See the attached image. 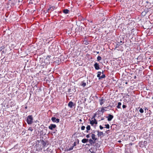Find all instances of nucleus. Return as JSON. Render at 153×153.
Here are the masks:
<instances>
[{"label":"nucleus","mask_w":153,"mask_h":153,"mask_svg":"<svg viewBox=\"0 0 153 153\" xmlns=\"http://www.w3.org/2000/svg\"><path fill=\"white\" fill-rule=\"evenodd\" d=\"M126 107V106L125 105H123V108H125Z\"/></svg>","instance_id":"nucleus-36"},{"label":"nucleus","mask_w":153,"mask_h":153,"mask_svg":"<svg viewBox=\"0 0 153 153\" xmlns=\"http://www.w3.org/2000/svg\"><path fill=\"white\" fill-rule=\"evenodd\" d=\"M97 132H98L97 135L99 137L101 136L103 134L102 132H99V131H97Z\"/></svg>","instance_id":"nucleus-11"},{"label":"nucleus","mask_w":153,"mask_h":153,"mask_svg":"<svg viewBox=\"0 0 153 153\" xmlns=\"http://www.w3.org/2000/svg\"><path fill=\"white\" fill-rule=\"evenodd\" d=\"M94 119L90 121V124H91L92 125H93L94 124Z\"/></svg>","instance_id":"nucleus-21"},{"label":"nucleus","mask_w":153,"mask_h":153,"mask_svg":"<svg viewBox=\"0 0 153 153\" xmlns=\"http://www.w3.org/2000/svg\"><path fill=\"white\" fill-rule=\"evenodd\" d=\"M122 41H120V42H118V44H117V45H118L119 46V45H121V44H120V43H122Z\"/></svg>","instance_id":"nucleus-37"},{"label":"nucleus","mask_w":153,"mask_h":153,"mask_svg":"<svg viewBox=\"0 0 153 153\" xmlns=\"http://www.w3.org/2000/svg\"><path fill=\"white\" fill-rule=\"evenodd\" d=\"M127 83H128V82H126L125 83V84H127Z\"/></svg>","instance_id":"nucleus-43"},{"label":"nucleus","mask_w":153,"mask_h":153,"mask_svg":"<svg viewBox=\"0 0 153 153\" xmlns=\"http://www.w3.org/2000/svg\"><path fill=\"white\" fill-rule=\"evenodd\" d=\"M79 121H80V122H81L82 121V120L81 119H80L79 120Z\"/></svg>","instance_id":"nucleus-41"},{"label":"nucleus","mask_w":153,"mask_h":153,"mask_svg":"<svg viewBox=\"0 0 153 153\" xmlns=\"http://www.w3.org/2000/svg\"><path fill=\"white\" fill-rule=\"evenodd\" d=\"M99 101L100 104L102 105L105 102V99L103 97H102L101 99H100Z\"/></svg>","instance_id":"nucleus-4"},{"label":"nucleus","mask_w":153,"mask_h":153,"mask_svg":"<svg viewBox=\"0 0 153 153\" xmlns=\"http://www.w3.org/2000/svg\"><path fill=\"white\" fill-rule=\"evenodd\" d=\"M108 118V121H111L113 118V116L111 114H109Z\"/></svg>","instance_id":"nucleus-7"},{"label":"nucleus","mask_w":153,"mask_h":153,"mask_svg":"<svg viewBox=\"0 0 153 153\" xmlns=\"http://www.w3.org/2000/svg\"><path fill=\"white\" fill-rule=\"evenodd\" d=\"M56 127V126L55 124H51L49 126V128L52 130L53 128H55Z\"/></svg>","instance_id":"nucleus-5"},{"label":"nucleus","mask_w":153,"mask_h":153,"mask_svg":"<svg viewBox=\"0 0 153 153\" xmlns=\"http://www.w3.org/2000/svg\"><path fill=\"white\" fill-rule=\"evenodd\" d=\"M28 130L32 131L33 130V128H32V127H30L29 128Z\"/></svg>","instance_id":"nucleus-30"},{"label":"nucleus","mask_w":153,"mask_h":153,"mask_svg":"<svg viewBox=\"0 0 153 153\" xmlns=\"http://www.w3.org/2000/svg\"><path fill=\"white\" fill-rule=\"evenodd\" d=\"M95 131H93V132L94 133H95Z\"/></svg>","instance_id":"nucleus-42"},{"label":"nucleus","mask_w":153,"mask_h":153,"mask_svg":"<svg viewBox=\"0 0 153 153\" xmlns=\"http://www.w3.org/2000/svg\"><path fill=\"white\" fill-rule=\"evenodd\" d=\"M81 85L83 87H85L86 85V83L85 82H82Z\"/></svg>","instance_id":"nucleus-18"},{"label":"nucleus","mask_w":153,"mask_h":153,"mask_svg":"<svg viewBox=\"0 0 153 153\" xmlns=\"http://www.w3.org/2000/svg\"><path fill=\"white\" fill-rule=\"evenodd\" d=\"M33 118L32 115L28 116L27 118L26 121L27 124L30 125L33 123Z\"/></svg>","instance_id":"nucleus-1"},{"label":"nucleus","mask_w":153,"mask_h":153,"mask_svg":"<svg viewBox=\"0 0 153 153\" xmlns=\"http://www.w3.org/2000/svg\"><path fill=\"white\" fill-rule=\"evenodd\" d=\"M55 7H50L49 9H48V11H50V12H51V11H52L54 10V8Z\"/></svg>","instance_id":"nucleus-19"},{"label":"nucleus","mask_w":153,"mask_h":153,"mask_svg":"<svg viewBox=\"0 0 153 153\" xmlns=\"http://www.w3.org/2000/svg\"><path fill=\"white\" fill-rule=\"evenodd\" d=\"M89 131V130H86V133H88L89 132V131Z\"/></svg>","instance_id":"nucleus-39"},{"label":"nucleus","mask_w":153,"mask_h":153,"mask_svg":"<svg viewBox=\"0 0 153 153\" xmlns=\"http://www.w3.org/2000/svg\"><path fill=\"white\" fill-rule=\"evenodd\" d=\"M18 0H11L10 3H11V5L12 6H14L16 4Z\"/></svg>","instance_id":"nucleus-3"},{"label":"nucleus","mask_w":153,"mask_h":153,"mask_svg":"<svg viewBox=\"0 0 153 153\" xmlns=\"http://www.w3.org/2000/svg\"><path fill=\"white\" fill-rule=\"evenodd\" d=\"M105 75L104 74H103L102 75L100 76V79L102 78H105Z\"/></svg>","instance_id":"nucleus-25"},{"label":"nucleus","mask_w":153,"mask_h":153,"mask_svg":"<svg viewBox=\"0 0 153 153\" xmlns=\"http://www.w3.org/2000/svg\"><path fill=\"white\" fill-rule=\"evenodd\" d=\"M147 2V3H148V2H147H147Z\"/></svg>","instance_id":"nucleus-49"},{"label":"nucleus","mask_w":153,"mask_h":153,"mask_svg":"<svg viewBox=\"0 0 153 153\" xmlns=\"http://www.w3.org/2000/svg\"><path fill=\"white\" fill-rule=\"evenodd\" d=\"M42 143L43 146H45L47 144V142L46 141H42Z\"/></svg>","instance_id":"nucleus-15"},{"label":"nucleus","mask_w":153,"mask_h":153,"mask_svg":"<svg viewBox=\"0 0 153 153\" xmlns=\"http://www.w3.org/2000/svg\"><path fill=\"white\" fill-rule=\"evenodd\" d=\"M100 129H102L103 128V127H102L101 125L100 126Z\"/></svg>","instance_id":"nucleus-35"},{"label":"nucleus","mask_w":153,"mask_h":153,"mask_svg":"<svg viewBox=\"0 0 153 153\" xmlns=\"http://www.w3.org/2000/svg\"><path fill=\"white\" fill-rule=\"evenodd\" d=\"M103 120V118H102V119H101V120Z\"/></svg>","instance_id":"nucleus-46"},{"label":"nucleus","mask_w":153,"mask_h":153,"mask_svg":"<svg viewBox=\"0 0 153 153\" xmlns=\"http://www.w3.org/2000/svg\"><path fill=\"white\" fill-rule=\"evenodd\" d=\"M73 148H74L73 146H72L71 147H70L69 149H67V151H70L72 150L73 149Z\"/></svg>","instance_id":"nucleus-20"},{"label":"nucleus","mask_w":153,"mask_h":153,"mask_svg":"<svg viewBox=\"0 0 153 153\" xmlns=\"http://www.w3.org/2000/svg\"><path fill=\"white\" fill-rule=\"evenodd\" d=\"M76 142H74V143L73 144V146L74 147V146H75L76 145Z\"/></svg>","instance_id":"nucleus-34"},{"label":"nucleus","mask_w":153,"mask_h":153,"mask_svg":"<svg viewBox=\"0 0 153 153\" xmlns=\"http://www.w3.org/2000/svg\"><path fill=\"white\" fill-rule=\"evenodd\" d=\"M91 153H96L95 152L92 151L91 152Z\"/></svg>","instance_id":"nucleus-40"},{"label":"nucleus","mask_w":153,"mask_h":153,"mask_svg":"<svg viewBox=\"0 0 153 153\" xmlns=\"http://www.w3.org/2000/svg\"><path fill=\"white\" fill-rule=\"evenodd\" d=\"M15 105V103L14 102L12 101L10 102V106L11 107L12 106H13Z\"/></svg>","instance_id":"nucleus-22"},{"label":"nucleus","mask_w":153,"mask_h":153,"mask_svg":"<svg viewBox=\"0 0 153 153\" xmlns=\"http://www.w3.org/2000/svg\"><path fill=\"white\" fill-rule=\"evenodd\" d=\"M97 53H99V52H97Z\"/></svg>","instance_id":"nucleus-47"},{"label":"nucleus","mask_w":153,"mask_h":153,"mask_svg":"<svg viewBox=\"0 0 153 153\" xmlns=\"http://www.w3.org/2000/svg\"><path fill=\"white\" fill-rule=\"evenodd\" d=\"M86 137L87 138H89L90 137L89 134H88L86 136Z\"/></svg>","instance_id":"nucleus-38"},{"label":"nucleus","mask_w":153,"mask_h":153,"mask_svg":"<svg viewBox=\"0 0 153 153\" xmlns=\"http://www.w3.org/2000/svg\"><path fill=\"white\" fill-rule=\"evenodd\" d=\"M4 47L2 46L0 48V51H2V50L4 49Z\"/></svg>","instance_id":"nucleus-32"},{"label":"nucleus","mask_w":153,"mask_h":153,"mask_svg":"<svg viewBox=\"0 0 153 153\" xmlns=\"http://www.w3.org/2000/svg\"><path fill=\"white\" fill-rule=\"evenodd\" d=\"M101 72L100 71H98L97 73V77L99 78V79H100V75H101Z\"/></svg>","instance_id":"nucleus-14"},{"label":"nucleus","mask_w":153,"mask_h":153,"mask_svg":"<svg viewBox=\"0 0 153 153\" xmlns=\"http://www.w3.org/2000/svg\"><path fill=\"white\" fill-rule=\"evenodd\" d=\"M118 142H119V143H120L121 142V141H118Z\"/></svg>","instance_id":"nucleus-45"},{"label":"nucleus","mask_w":153,"mask_h":153,"mask_svg":"<svg viewBox=\"0 0 153 153\" xmlns=\"http://www.w3.org/2000/svg\"><path fill=\"white\" fill-rule=\"evenodd\" d=\"M139 111L141 113H143V112H144V111H143V109L142 108H140V109L139 110Z\"/></svg>","instance_id":"nucleus-28"},{"label":"nucleus","mask_w":153,"mask_h":153,"mask_svg":"<svg viewBox=\"0 0 153 153\" xmlns=\"http://www.w3.org/2000/svg\"><path fill=\"white\" fill-rule=\"evenodd\" d=\"M94 124H97V122L95 119H94Z\"/></svg>","instance_id":"nucleus-33"},{"label":"nucleus","mask_w":153,"mask_h":153,"mask_svg":"<svg viewBox=\"0 0 153 153\" xmlns=\"http://www.w3.org/2000/svg\"><path fill=\"white\" fill-rule=\"evenodd\" d=\"M73 105V103L72 101H70L68 103V106L70 108H72Z\"/></svg>","instance_id":"nucleus-8"},{"label":"nucleus","mask_w":153,"mask_h":153,"mask_svg":"<svg viewBox=\"0 0 153 153\" xmlns=\"http://www.w3.org/2000/svg\"><path fill=\"white\" fill-rule=\"evenodd\" d=\"M105 127L107 128H109V125L108 124L105 125Z\"/></svg>","instance_id":"nucleus-27"},{"label":"nucleus","mask_w":153,"mask_h":153,"mask_svg":"<svg viewBox=\"0 0 153 153\" xmlns=\"http://www.w3.org/2000/svg\"><path fill=\"white\" fill-rule=\"evenodd\" d=\"M69 10L67 9H65L63 10V12L65 14H67L68 13Z\"/></svg>","instance_id":"nucleus-12"},{"label":"nucleus","mask_w":153,"mask_h":153,"mask_svg":"<svg viewBox=\"0 0 153 153\" xmlns=\"http://www.w3.org/2000/svg\"><path fill=\"white\" fill-rule=\"evenodd\" d=\"M52 121L54 123H58L59 122V119H56L55 117H53L51 118Z\"/></svg>","instance_id":"nucleus-2"},{"label":"nucleus","mask_w":153,"mask_h":153,"mask_svg":"<svg viewBox=\"0 0 153 153\" xmlns=\"http://www.w3.org/2000/svg\"><path fill=\"white\" fill-rule=\"evenodd\" d=\"M85 126H82L81 127V129L82 130H84L85 129Z\"/></svg>","instance_id":"nucleus-29"},{"label":"nucleus","mask_w":153,"mask_h":153,"mask_svg":"<svg viewBox=\"0 0 153 153\" xmlns=\"http://www.w3.org/2000/svg\"><path fill=\"white\" fill-rule=\"evenodd\" d=\"M106 110L104 108H102L101 110V111L103 113Z\"/></svg>","instance_id":"nucleus-26"},{"label":"nucleus","mask_w":153,"mask_h":153,"mask_svg":"<svg viewBox=\"0 0 153 153\" xmlns=\"http://www.w3.org/2000/svg\"><path fill=\"white\" fill-rule=\"evenodd\" d=\"M136 77V76H134V78H135Z\"/></svg>","instance_id":"nucleus-48"},{"label":"nucleus","mask_w":153,"mask_h":153,"mask_svg":"<svg viewBox=\"0 0 153 153\" xmlns=\"http://www.w3.org/2000/svg\"><path fill=\"white\" fill-rule=\"evenodd\" d=\"M121 105V103L120 102H119L118 104V105L117 106V107L118 108H120V106Z\"/></svg>","instance_id":"nucleus-16"},{"label":"nucleus","mask_w":153,"mask_h":153,"mask_svg":"<svg viewBox=\"0 0 153 153\" xmlns=\"http://www.w3.org/2000/svg\"><path fill=\"white\" fill-rule=\"evenodd\" d=\"M97 60L98 61H99L102 58L101 56H98L97 57Z\"/></svg>","instance_id":"nucleus-23"},{"label":"nucleus","mask_w":153,"mask_h":153,"mask_svg":"<svg viewBox=\"0 0 153 153\" xmlns=\"http://www.w3.org/2000/svg\"><path fill=\"white\" fill-rule=\"evenodd\" d=\"M88 139H83L82 140V142L83 143H85L88 142Z\"/></svg>","instance_id":"nucleus-10"},{"label":"nucleus","mask_w":153,"mask_h":153,"mask_svg":"<svg viewBox=\"0 0 153 153\" xmlns=\"http://www.w3.org/2000/svg\"><path fill=\"white\" fill-rule=\"evenodd\" d=\"M76 142V143H77V144H79V140L78 139H76V140L75 141Z\"/></svg>","instance_id":"nucleus-31"},{"label":"nucleus","mask_w":153,"mask_h":153,"mask_svg":"<svg viewBox=\"0 0 153 153\" xmlns=\"http://www.w3.org/2000/svg\"><path fill=\"white\" fill-rule=\"evenodd\" d=\"M25 108L26 109H27V106H26V107H25Z\"/></svg>","instance_id":"nucleus-44"},{"label":"nucleus","mask_w":153,"mask_h":153,"mask_svg":"<svg viewBox=\"0 0 153 153\" xmlns=\"http://www.w3.org/2000/svg\"><path fill=\"white\" fill-rule=\"evenodd\" d=\"M102 74H103V71H102Z\"/></svg>","instance_id":"nucleus-50"},{"label":"nucleus","mask_w":153,"mask_h":153,"mask_svg":"<svg viewBox=\"0 0 153 153\" xmlns=\"http://www.w3.org/2000/svg\"><path fill=\"white\" fill-rule=\"evenodd\" d=\"M91 137L93 140L95 141L97 140V138L95 137V135L94 134H92Z\"/></svg>","instance_id":"nucleus-9"},{"label":"nucleus","mask_w":153,"mask_h":153,"mask_svg":"<svg viewBox=\"0 0 153 153\" xmlns=\"http://www.w3.org/2000/svg\"><path fill=\"white\" fill-rule=\"evenodd\" d=\"M89 143H90V144L91 145L93 143H95V141H93V140H92L91 139L89 140Z\"/></svg>","instance_id":"nucleus-13"},{"label":"nucleus","mask_w":153,"mask_h":153,"mask_svg":"<svg viewBox=\"0 0 153 153\" xmlns=\"http://www.w3.org/2000/svg\"><path fill=\"white\" fill-rule=\"evenodd\" d=\"M94 66L95 69L97 70H98L100 69V68L99 67V65L97 63H95L94 65Z\"/></svg>","instance_id":"nucleus-6"},{"label":"nucleus","mask_w":153,"mask_h":153,"mask_svg":"<svg viewBox=\"0 0 153 153\" xmlns=\"http://www.w3.org/2000/svg\"><path fill=\"white\" fill-rule=\"evenodd\" d=\"M152 99H153V97H152Z\"/></svg>","instance_id":"nucleus-51"},{"label":"nucleus","mask_w":153,"mask_h":153,"mask_svg":"<svg viewBox=\"0 0 153 153\" xmlns=\"http://www.w3.org/2000/svg\"><path fill=\"white\" fill-rule=\"evenodd\" d=\"M46 151H47L50 152L51 153L53 151L52 149H49V148H48V149H46Z\"/></svg>","instance_id":"nucleus-24"},{"label":"nucleus","mask_w":153,"mask_h":153,"mask_svg":"<svg viewBox=\"0 0 153 153\" xmlns=\"http://www.w3.org/2000/svg\"><path fill=\"white\" fill-rule=\"evenodd\" d=\"M86 130H90L91 129V127L90 125H87L86 127Z\"/></svg>","instance_id":"nucleus-17"}]
</instances>
